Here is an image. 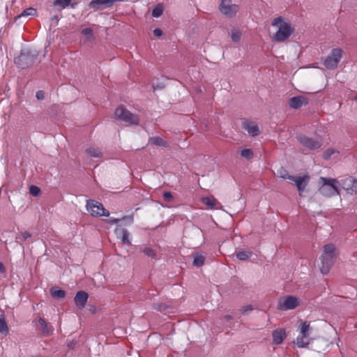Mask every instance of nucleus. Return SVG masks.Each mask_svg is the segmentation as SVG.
I'll use <instances>...</instances> for the list:
<instances>
[{"instance_id": "1", "label": "nucleus", "mask_w": 357, "mask_h": 357, "mask_svg": "<svg viewBox=\"0 0 357 357\" xmlns=\"http://www.w3.org/2000/svg\"><path fill=\"white\" fill-rule=\"evenodd\" d=\"M273 26H278V30L273 36L272 40L276 42H284L287 40L294 33V29L291 24L287 22H283L282 17H276L271 23Z\"/></svg>"}, {"instance_id": "2", "label": "nucleus", "mask_w": 357, "mask_h": 357, "mask_svg": "<svg viewBox=\"0 0 357 357\" xmlns=\"http://www.w3.org/2000/svg\"><path fill=\"white\" fill-rule=\"evenodd\" d=\"M336 257L335 247L333 244H327L324 247V252L321 257V272L326 275L335 262Z\"/></svg>"}, {"instance_id": "3", "label": "nucleus", "mask_w": 357, "mask_h": 357, "mask_svg": "<svg viewBox=\"0 0 357 357\" xmlns=\"http://www.w3.org/2000/svg\"><path fill=\"white\" fill-rule=\"evenodd\" d=\"M320 180L322 181L323 184L319 188V192L324 196L333 197L340 194L337 185L338 181L335 178L321 177Z\"/></svg>"}, {"instance_id": "4", "label": "nucleus", "mask_w": 357, "mask_h": 357, "mask_svg": "<svg viewBox=\"0 0 357 357\" xmlns=\"http://www.w3.org/2000/svg\"><path fill=\"white\" fill-rule=\"evenodd\" d=\"M115 118L128 125H137L139 119L137 114H132L123 107H119L115 110Z\"/></svg>"}, {"instance_id": "5", "label": "nucleus", "mask_w": 357, "mask_h": 357, "mask_svg": "<svg viewBox=\"0 0 357 357\" xmlns=\"http://www.w3.org/2000/svg\"><path fill=\"white\" fill-rule=\"evenodd\" d=\"M343 51L340 48L333 49L330 54L324 61V66L327 69L333 70L337 68L342 57Z\"/></svg>"}, {"instance_id": "6", "label": "nucleus", "mask_w": 357, "mask_h": 357, "mask_svg": "<svg viewBox=\"0 0 357 357\" xmlns=\"http://www.w3.org/2000/svg\"><path fill=\"white\" fill-rule=\"evenodd\" d=\"M86 209L92 216H109V213L103 205L95 200L90 199L86 202Z\"/></svg>"}, {"instance_id": "7", "label": "nucleus", "mask_w": 357, "mask_h": 357, "mask_svg": "<svg viewBox=\"0 0 357 357\" xmlns=\"http://www.w3.org/2000/svg\"><path fill=\"white\" fill-rule=\"evenodd\" d=\"M301 303L298 298L294 296H287L280 299L278 308L280 310L287 311L294 310Z\"/></svg>"}, {"instance_id": "8", "label": "nucleus", "mask_w": 357, "mask_h": 357, "mask_svg": "<svg viewBox=\"0 0 357 357\" xmlns=\"http://www.w3.org/2000/svg\"><path fill=\"white\" fill-rule=\"evenodd\" d=\"M36 56V54H31L29 52H22L20 55L15 59V63L20 68H25L35 62Z\"/></svg>"}, {"instance_id": "9", "label": "nucleus", "mask_w": 357, "mask_h": 357, "mask_svg": "<svg viewBox=\"0 0 357 357\" xmlns=\"http://www.w3.org/2000/svg\"><path fill=\"white\" fill-rule=\"evenodd\" d=\"M297 139L303 146L309 150L318 149L322 145L321 140L315 139L305 135H298Z\"/></svg>"}, {"instance_id": "10", "label": "nucleus", "mask_w": 357, "mask_h": 357, "mask_svg": "<svg viewBox=\"0 0 357 357\" xmlns=\"http://www.w3.org/2000/svg\"><path fill=\"white\" fill-rule=\"evenodd\" d=\"M220 10L222 13L229 17L236 15L238 10V6L231 3V0H222Z\"/></svg>"}, {"instance_id": "11", "label": "nucleus", "mask_w": 357, "mask_h": 357, "mask_svg": "<svg viewBox=\"0 0 357 357\" xmlns=\"http://www.w3.org/2000/svg\"><path fill=\"white\" fill-rule=\"evenodd\" d=\"M288 102L290 107L296 109L307 105L308 104V99L303 96H298L291 98Z\"/></svg>"}, {"instance_id": "12", "label": "nucleus", "mask_w": 357, "mask_h": 357, "mask_svg": "<svg viewBox=\"0 0 357 357\" xmlns=\"http://www.w3.org/2000/svg\"><path fill=\"white\" fill-rule=\"evenodd\" d=\"M242 128L248 131V134L252 137L257 136L259 134V127L257 123L253 121H243Z\"/></svg>"}, {"instance_id": "13", "label": "nucleus", "mask_w": 357, "mask_h": 357, "mask_svg": "<svg viewBox=\"0 0 357 357\" xmlns=\"http://www.w3.org/2000/svg\"><path fill=\"white\" fill-rule=\"evenodd\" d=\"M116 237L121 240L123 245H130L131 242L129 239L130 233L125 228H116L115 230Z\"/></svg>"}, {"instance_id": "14", "label": "nucleus", "mask_w": 357, "mask_h": 357, "mask_svg": "<svg viewBox=\"0 0 357 357\" xmlns=\"http://www.w3.org/2000/svg\"><path fill=\"white\" fill-rule=\"evenodd\" d=\"M89 295L84 291H79L77 292L74 301L77 307L79 309H82L85 307L86 303L88 300Z\"/></svg>"}, {"instance_id": "15", "label": "nucleus", "mask_w": 357, "mask_h": 357, "mask_svg": "<svg viewBox=\"0 0 357 357\" xmlns=\"http://www.w3.org/2000/svg\"><path fill=\"white\" fill-rule=\"evenodd\" d=\"M273 342L275 344H281L286 338L287 335L284 329L280 328L274 330L272 333Z\"/></svg>"}, {"instance_id": "16", "label": "nucleus", "mask_w": 357, "mask_h": 357, "mask_svg": "<svg viewBox=\"0 0 357 357\" xmlns=\"http://www.w3.org/2000/svg\"><path fill=\"white\" fill-rule=\"evenodd\" d=\"M115 0H92L89 3V7L91 8L101 9L102 6L107 5V6H112Z\"/></svg>"}, {"instance_id": "17", "label": "nucleus", "mask_w": 357, "mask_h": 357, "mask_svg": "<svg viewBox=\"0 0 357 357\" xmlns=\"http://www.w3.org/2000/svg\"><path fill=\"white\" fill-rule=\"evenodd\" d=\"M294 342L298 347L304 348V347H307L310 344V339L307 335H302L299 334Z\"/></svg>"}, {"instance_id": "18", "label": "nucleus", "mask_w": 357, "mask_h": 357, "mask_svg": "<svg viewBox=\"0 0 357 357\" xmlns=\"http://www.w3.org/2000/svg\"><path fill=\"white\" fill-rule=\"evenodd\" d=\"M305 178H308L307 176H299V177H295L294 179L292 181L295 182L296 187L298 188V190L299 192H302L304 190L305 188L307 185V183L305 182Z\"/></svg>"}, {"instance_id": "19", "label": "nucleus", "mask_w": 357, "mask_h": 357, "mask_svg": "<svg viewBox=\"0 0 357 357\" xmlns=\"http://www.w3.org/2000/svg\"><path fill=\"white\" fill-rule=\"evenodd\" d=\"M149 143L157 146L167 147L168 143L160 137H152L149 139Z\"/></svg>"}, {"instance_id": "20", "label": "nucleus", "mask_w": 357, "mask_h": 357, "mask_svg": "<svg viewBox=\"0 0 357 357\" xmlns=\"http://www.w3.org/2000/svg\"><path fill=\"white\" fill-rule=\"evenodd\" d=\"M51 296L56 299H61L66 296V291L57 287H52L50 289Z\"/></svg>"}, {"instance_id": "21", "label": "nucleus", "mask_w": 357, "mask_h": 357, "mask_svg": "<svg viewBox=\"0 0 357 357\" xmlns=\"http://www.w3.org/2000/svg\"><path fill=\"white\" fill-rule=\"evenodd\" d=\"M38 324H39V326H40V331L42 332L43 334H45V335H49L50 333V329L48 326V324L46 322V321L40 317L38 319Z\"/></svg>"}, {"instance_id": "22", "label": "nucleus", "mask_w": 357, "mask_h": 357, "mask_svg": "<svg viewBox=\"0 0 357 357\" xmlns=\"http://www.w3.org/2000/svg\"><path fill=\"white\" fill-rule=\"evenodd\" d=\"M194 260H193V265L197 267L202 266L204 264L205 262V257L197 252L194 255Z\"/></svg>"}, {"instance_id": "23", "label": "nucleus", "mask_w": 357, "mask_h": 357, "mask_svg": "<svg viewBox=\"0 0 357 357\" xmlns=\"http://www.w3.org/2000/svg\"><path fill=\"white\" fill-rule=\"evenodd\" d=\"M202 202L204 204L211 207V208H215L218 204L217 199L213 196L204 197L202 199Z\"/></svg>"}, {"instance_id": "24", "label": "nucleus", "mask_w": 357, "mask_h": 357, "mask_svg": "<svg viewBox=\"0 0 357 357\" xmlns=\"http://www.w3.org/2000/svg\"><path fill=\"white\" fill-rule=\"evenodd\" d=\"M9 329L6 319L3 314L0 316V333L7 335Z\"/></svg>"}, {"instance_id": "25", "label": "nucleus", "mask_w": 357, "mask_h": 357, "mask_svg": "<svg viewBox=\"0 0 357 357\" xmlns=\"http://www.w3.org/2000/svg\"><path fill=\"white\" fill-rule=\"evenodd\" d=\"M310 330V324L307 323V321L302 322L300 326V335H307V337H309Z\"/></svg>"}, {"instance_id": "26", "label": "nucleus", "mask_w": 357, "mask_h": 357, "mask_svg": "<svg viewBox=\"0 0 357 357\" xmlns=\"http://www.w3.org/2000/svg\"><path fill=\"white\" fill-rule=\"evenodd\" d=\"M87 153L93 158H101L102 154V152L94 147H89L86 149Z\"/></svg>"}, {"instance_id": "27", "label": "nucleus", "mask_w": 357, "mask_h": 357, "mask_svg": "<svg viewBox=\"0 0 357 357\" xmlns=\"http://www.w3.org/2000/svg\"><path fill=\"white\" fill-rule=\"evenodd\" d=\"M163 13V6L160 3H158L152 10V16L153 17L158 18L162 15Z\"/></svg>"}, {"instance_id": "28", "label": "nucleus", "mask_w": 357, "mask_h": 357, "mask_svg": "<svg viewBox=\"0 0 357 357\" xmlns=\"http://www.w3.org/2000/svg\"><path fill=\"white\" fill-rule=\"evenodd\" d=\"M252 252L248 251H239L236 253V257L239 260H246L249 259L252 256Z\"/></svg>"}, {"instance_id": "29", "label": "nucleus", "mask_w": 357, "mask_h": 357, "mask_svg": "<svg viewBox=\"0 0 357 357\" xmlns=\"http://www.w3.org/2000/svg\"><path fill=\"white\" fill-rule=\"evenodd\" d=\"M278 175L284 179H288L290 181L294 179V176L289 175L287 172L283 168H280L278 170Z\"/></svg>"}, {"instance_id": "30", "label": "nucleus", "mask_w": 357, "mask_h": 357, "mask_svg": "<svg viewBox=\"0 0 357 357\" xmlns=\"http://www.w3.org/2000/svg\"><path fill=\"white\" fill-rule=\"evenodd\" d=\"M82 33L86 37L88 40L94 39L93 31L91 28H84L82 30Z\"/></svg>"}, {"instance_id": "31", "label": "nucleus", "mask_w": 357, "mask_h": 357, "mask_svg": "<svg viewBox=\"0 0 357 357\" xmlns=\"http://www.w3.org/2000/svg\"><path fill=\"white\" fill-rule=\"evenodd\" d=\"M241 155L247 160H250L253 157V151L251 149H244L241 151Z\"/></svg>"}, {"instance_id": "32", "label": "nucleus", "mask_w": 357, "mask_h": 357, "mask_svg": "<svg viewBox=\"0 0 357 357\" xmlns=\"http://www.w3.org/2000/svg\"><path fill=\"white\" fill-rule=\"evenodd\" d=\"M37 11L35 8H29L25 9L22 14L21 16H34L36 15Z\"/></svg>"}, {"instance_id": "33", "label": "nucleus", "mask_w": 357, "mask_h": 357, "mask_svg": "<svg viewBox=\"0 0 357 357\" xmlns=\"http://www.w3.org/2000/svg\"><path fill=\"white\" fill-rule=\"evenodd\" d=\"M338 153L335 149H326L323 154V158L325 160H328L333 154Z\"/></svg>"}, {"instance_id": "34", "label": "nucleus", "mask_w": 357, "mask_h": 357, "mask_svg": "<svg viewBox=\"0 0 357 357\" xmlns=\"http://www.w3.org/2000/svg\"><path fill=\"white\" fill-rule=\"evenodd\" d=\"M241 33L237 29L231 31V39L234 42H238L241 40Z\"/></svg>"}, {"instance_id": "35", "label": "nucleus", "mask_w": 357, "mask_h": 357, "mask_svg": "<svg viewBox=\"0 0 357 357\" xmlns=\"http://www.w3.org/2000/svg\"><path fill=\"white\" fill-rule=\"evenodd\" d=\"M143 252L148 257H150L151 258H155L156 257L155 252L151 248H145L143 250Z\"/></svg>"}, {"instance_id": "36", "label": "nucleus", "mask_w": 357, "mask_h": 357, "mask_svg": "<svg viewBox=\"0 0 357 357\" xmlns=\"http://www.w3.org/2000/svg\"><path fill=\"white\" fill-rule=\"evenodd\" d=\"M29 192L31 195L36 197L40 194V190L38 186L31 185L29 188Z\"/></svg>"}, {"instance_id": "37", "label": "nucleus", "mask_w": 357, "mask_h": 357, "mask_svg": "<svg viewBox=\"0 0 357 357\" xmlns=\"http://www.w3.org/2000/svg\"><path fill=\"white\" fill-rule=\"evenodd\" d=\"M31 234L28 231H24L20 234V235L17 238V239L20 240L21 241H25L29 238H31Z\"/></svg>"}, {"instance_id": "38", "label": "nucleus", "mask_w": 357, "mask_h": 357, "mask_svg": "<svg viewBox=\"0 0 357 357\" xmlns=\"http://www.w3.org/2000/svg\"><path fill=\"white\" fill-rule=\"evenodd\" d=\"M71 2V0H56L55 4L59 5L63 8L68 6Z\"/></svg>"}, {"instance_id": "39", "label": "nucleus", "mask_w": 357, "mask_h": 357, "mask_svg": "<svg viewBox=\"0 0 357 357\" xmlns=\"http://www.w3.org/2000/svg\"><path fill=\"white\" fill-rule=\"evenodd\" d=\"M163 197L165 199V201L169 202H172L174 199L172 194L169 191H166L163 193Z\"/></svg>"}, {"instance_id": "40", "label": "nucleus", "mask_w": 357, "mask_h": 357, "mask_svg": "<svg viewBox=\"0 0 357 357\" xmlns=\"http://www.w3.org/2000/svg\"><path fill=\"white\" fill-rule=\"evenodd\" d=\"M36 97L38 100H42L45 98V93L43 91H38L36 92Z\"/></svg>"}, {"instance_id": "41", "label": "nucleus", "mask_w": 357, "mask_h": 357, "mask_svg": "<svg viewBox=\"0 0 357 357\" xmlns=\"http://www.w3.org/2000/svg\"><path fill=\"white\" fill-rule=\"evenodd\" d=\"M153 307L154 309L158 310L159 311H164L166 308L165 306L163 305L162 304H156V303H154L153 305Z\"/></svg>"}, {"instance_id": "42", "label": "nucleus", "mask_w": 357, "mask_h": 357, "mask_svg": "<svg viewBox=\"0 0 357 357\" xmlns=\"http://www.w3.org/2000/svg\"><path fill=\"white\" fill-rule=\"evenodd\" d=\"M252 310V307L251 305H247L242 308V313L247 314Z\"/></svg>"}, {"instance_id": "43", "label": "nucleus", "mask_w": 357, "mask_h": 357, "mask_svg": "<svg viewBox=\"0 0 357 357\" xmlns=\"http://www.w3.org/2000/svg\"><path fill=\"white\" fill-rule=\"evenodd\" d=\"M153 33H154V35L155 36L159 37V36H161L162 35L163 32H162V31L160 29L156 28V29H155L153 30Z\"/></svg>"}, {"instance_id": "44", "label": "nucleus", "mask_w": 357, "mask_h": 357, "mask_svg": "<svg viewBox=\"0 0 357 357\" xmlns=\"http://www.w3.org/2000/svg\"><path fill=\"white\" fill-rule=\"evenodd\" d=\"M119 221H120L119 219L114 218H112L109 219V220H108V222L110 224H117Z\"/></svg>"}, {"instance_id": "45", "label": "nucleus", "mask_w": 357, "mask_h": 357, "mask_svg": "<svg viewBox=\"0 0 357 357\" xmlns=\"http://www.w3.org/2000/svg\"><path fill=\"white\" fill-rule=\"evenodd\" d=\"M5 272H6L5 266H4L3 264L1 261H0V273H4Z\"/></svg>"}, {"instance_id": "46", "label": "nucleus", "mask_w": 357, "mask_h": 357, "mask_svg": "<svg viewBox=\"0 0 357 357\" xmlns=\"http://www.w3.org/2000/svg\"><path fill=\"white\" fill-rule=\"evenodd\" d=\"M225 318L227 320H231V319H232V317H231V315H229V314L226 315V316L225 317Z\"/></svg>"}, {"instance_id": "47", "label": "nucleus", "mask_w": 357, "mask_h": 357, "mask_svg": "<svg viewBox=\"0 0 357 357\" xmlns=\"http://www.w3.org/2000/svg\"><path fill=\"white\" fill-rule=\"evenodd\" d=\"M345 181V182H349V183H352L353 179H352V178H349L345 179V181Z\"/></svg>"}, {"instance_id": "48", "label": "nucleus", "mask_w": 357, "mask_h": 357, "mask_svg": "<svg viewBox=\"0 0 357 357\" xmlns=\"http://www.w3.org/2000/svg\"><path fill=\"white\" fill-rule=\"evenodd\" d=\"M354 99L357 101V95L354 97Z\"/></svg>"}]
</instances>
